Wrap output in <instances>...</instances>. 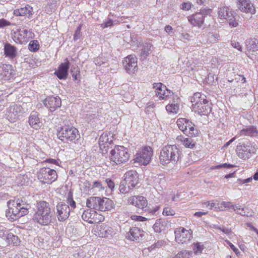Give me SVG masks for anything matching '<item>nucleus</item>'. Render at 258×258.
I'll use <instances>...</instances> for the list:
<instances>
[{"label":"nucleus","instance_id":"1","mask_svg":"<svg viewBox=\"0 0 258 258\" xmlns=\"http://www.w3.org/2000/svg\"><path fill=\"white\" fill-rule=\"evenodd\" d=\"M7 205L9 209L6 211V216L12 220H16L28 214L30 208V204L24 197L10 200L7 202Z\"/></svg>","mask_w":258,"mask_h":258},{"label":"nucleus","instance_id":"2","mask_svg":"<svg viewBox=\"0 0 258 258\" xmlns=\"http://www.w3.org/2000/svg\"><path fill=\"white\" fill-rule=\"evenodd\" d=\"M53 213L48 203L42 201L37 203V210L34 213L33 220L41 225H48L52 220Z\"/></svg>","mask_w":258,"mask_h":258},{"label":"nucleus","instance_id":"3","mask_svg":"<svg viewBox=\"0 0 258 258\" xmlns=\"http://www.w3.org/2000/svg\"><path fill=\"white\" fill-rule=\"evenodd\" d=\"M181 153L175 145H168L164 147L160 152L159 159L163 165L170 163L175 164L179 159Z\"/></svg>","mask_w":258,"mask_h":258},{"label":"nucleus","instance_id":"4","mask_svg":"<svg viewBox=\"0 0 258 258\" xmlns=\"http://www.w3.org/2000/svg\"><path fill=\"white\" fill-rule=\"evenodd\" d=\"M87 206L95 210L105 211L112 208L113 201L108 198L91 197L87 199Z\"/></svg>","mask_w":258,"mask_h":258},{"label":"nucleus","instance_id":"5","mask_svg":"<svg viewBox=\"0 0 258 258\" xmlns=\"http://www.w3.org/2000/svg\"><path fill=\"white\" fill-rule=\"evenodd\" d=\"M205 97L199 93H196L191 98L193 108L200 115H207L211 111V107Z\"/></svg>","mask_w":258,"mask_h":258},{"label":"nucleus","instance_id":"6","mask_svg":"<svg viewBox=\"0 0 258 258\" xmlns=\"http://www.w3.org/2000/svg\"><path fill=\"white\" fill-rule=\"evenodd\" d=\"M130 156L128 150L126 148L122 146H117L110 151L109 158L114 163L120 164L127 162Z\"/></svg>","mask_w":258,"mask_h":258},{"label":"nucleus","instance_id":"7","mask_svg":"<svg viewBox=\"0 0 258 258\" xmlns=\"http://www.w3.org/2000/svg\"><path fill=\"white\" fill-rule=\"evenodd\" d=\"M57 136L59 139L64 142H75L79 136L78 131L70 125H64L58 127Z\"/></svg>","mask_w":258,"mask_h":258},{"label":"nucleus","instance_id":"8","mask_svg":"<svg viewBox=\"0 0 258 258\" xmlns=\"http://www.w3.org/2000/svg\"><path fill=\"white\" fill-rule=\"evenodd\" d=\"M179 129L185 135L192 137L198 135L199 131L195 127V125L185 118H179L176 121Z\"/></svg>","mask_w":258,"mask_h":258},{"label":"nucleus","instance_id":"9","mask_svg":"<svg viewBox=\"0 0 258 258\" xmlns=\"http://www.w3.org/2000/svg\"><path fill=\"white\" fill-rule=\"evenodd\" d=\"M256 150L255 145L249 142L239 143L236 149L238 157L244 160L249 159Z\"/></svg>","mask_w":258,"mask_h":258},{"label":"nucleus","instance_id":"10","mask_svg":"<svg viewBox=\"0 0 258 258\" xmlns=\"http://www.w3.org/2000/svg\"><path fill=\"white\" fill-rule=\"evenodd\" d=\"M37 177L40 181L44 183L50 184L57 179V174L55 170L44 167L41 168L38 172Z\"/></svg>","mask_w":258,"mask_h":258},{"label":"nucleus","instance_id":"11","mask_svg":"<svg viewBox=\"0 0 258 258\" xmlns=\"http://www.w3.org/2000/svg\"><path fill=\"white\" fill-rule=\"evenodd\" d=\"M152 155L153 151L150 147H144L135 155V162L141 165H147L149 163Z\"/></svg>","mask_w":258,"mask_h":258},{"label":"nucleus","instance_id":"12","mask_svg":"<svg viewBox=\"0 0 258 258\" xmlns=\"http://www.w3.org/2000/svg\"><path fill=\"white\" fill-rule=\"evenodd\" d=\"M33 33L26 29H17L14 32L13 40L17 43L22 44L27 42L30 38H32Z\"/></svg>","mask_w":258,"mask_h":258},{"label":"nucleus","instance_id":"13","mask_svg":"<svg viewBox=\"0 0 258 258\" xmlns=\"http://www.w3.org/2000/svg\"><path fill=\"white\" fill-rule=\"evenodd\" d=\"M174 233L176 241L178 243H186L192 237L191 230H186L183 227L176 229Z\"/></svg>","mask_w":258,"mask_h":258},{"label":"nucleus","instance_id":"14","mask_svg":"<svg viewBox=\"0 0 258 258\" xmlns=\"http://www.w3.org/2000/svg\"><path fill=\"white\" fill-rule=\"evenodd\" d=\"M209 10H203L188 17V20L194 26L201 28L204 24L205 17L209 13Z\"/></svg>","mask_w":258,"mask_h":258},{"label":"nucleus","instance_id":"15","mask_svg":"<svg viewBox=\"0 0 258 258\" xmlns=\"http://www.w3.org/2000/svg\"><path fill=\"white\" fill-rule=\"evenodd\" d=\"M154 88L156 89V95L161 99L167 100L173 96V93L168 90L166 86L161 83H155Z\"/></svg>","mask_w":258,"mask_h":258},{"label":"nucleus","instance_id":"16","mask_svg":"<svg viewBox=\"0 0 258 258\" xmlns=\"http://www.w3.org/2000/svg\"><path fill=\"white\" fill-rule=\"evenodd\" d=\"M57 217L60 221L66 220L70 215L71 209L68 205L64 203L60 202L56 206Z\"/></svg>","mask_w":258,"mask_h":258},{"label":"nucleus","instance_id":"17","mask_svg":"<svg viewBox=\"0 0 258 258\" xmlns=\"http://www.w3.org/2000/svg\"><path fill=\"white\" fill-rule=\"evenodd\" d=\"M144 231L141 229L134 227L130 229V231L126 234V238L137 242L142 240L144 237Z\"/></svg>","mask_w":258,"mask_h":258},{"label":"nucleus","instance_id":"18","mask_svg":"<svg viewBox=\"0 0 258 258\" xmlns=\"http://www.w3.org/2000/svg\"><path fill=\"white\" fill-rule=\"evenodd\" d=\"M128 203L143 211L148 210L147 201L143 196H134L128 199Z\"/></svg>","mask_w":258,"mask_h":258},{"label":"nucleus","instance_id":"19","mask_svg":"<svg viewBox=\"0 0 258 258\" xmlns=\"http://www.w3.org/2000/svg\"><path fill=\"white\" fill-rule=\"evenodd\" d=\"M61 99L58 97L49 96L47 97L43 102L44 106L51 112L55 111L61 105Z\"/></svg>","mask_w":258,"mask_h":258},{"label":"nucleus","instance_id":"20","mask_svg":"<svg viewBox=\"0 0 258 258\" xmlns=\"http://www.w3.org/2000/svg\"><path fill=\"white\" fill-rule=\"evenodd\" d=\"M123 65L128 73L135 72L138 66L136 57L133 55H128L123 60Z\"/></svg>","mask_w":258,"mask_h":258},{"label":"nucleus","instance_id":"21","mask_svg":"<svg viewBox=\"0 0 258 258\" xmlns=\"http://www.w3.org/2000/svg\"><path fill=\"white\" fill-rule=\"evenodd\" d=\"M64 62L61 63L55 71V74L60 80L66 79L68 75V70L70 68V62L68 58L64 59Z\"/></svg>","mask_w":258,"mask_h":258},{"label":"nucleus","instance_id":"22","mask_svg":"<svg viewBox=\"0 0 258 258\" xmlns=\"http://www.w3.org/2000/svg\"><path fill=\"white\" fill-rule=\"evenodd\" d=\"M239 9L242 12L254 14L255 10L250 0H237Z\"/></svg>","mask_w":258,"mask_h":258},{"label":"nucleus","instance_id":"23","mask_svg":"<svg viewBox=\"0 0 258 258\" xmlns=\"http://www.w3.org/2000/svg\"><path fill=\"white\" fill-rule=\"evenodd\" d=\"M138 176L136 171L131 170L124 174V179L128 185L135 187L138 184Z\"/></svg>","mask_w":258,"mask_h":258},{"label":"nucleus","instance_id":"24","mask_svg":"<svg viewBox=\"0 0 258 258\" xmlns=\"http://www.w3.org/2000/svg\"><path fill=\"white\" fill-rule=\"evenodd\" d=\"M96 216L97 213L94 209H87L83 212L82 217L84 221L90 224H93L97 222L96 219L95 218Z\"/></svg>","mask_w":258,"mask_h":258},{"label":"nucleus","instance_id":"25","mask_svg":"<svg viewBox=\"0 0 258 258\" xmlns=\"http://www.w3.org/2000/svg\"><path fill=\"white\" fill-rule=\"evenodd\" d=\"M113 141V137L110 134L104 133L100 137L99 139V145L100 148L108 147Z\"/></svg>","mask_w":258,"mask_h":258},{"label":"nucleus","instance_id":"26","mask_svg":"<svg viewBox=\"0 0 258 258\" xmlns=\"http://www.w3.org/2000/svg\"><path fill=\"white\" fill-rule=\"evenodd\" d=\"M4 50L6 56L11 59L15 58L17 55V48L10 43H6Z\"/></svg>","mask_w":258,"mask_h":258},{"label":"nucleus","instance_id":"27","mask_svg":"<svg viewBox=\"0 0 258 258\" xmlns=\"http://www.w3.org/2000/svg\"><path fill=\"white\" fill-rule=\"evenodd\" d=\"M20 110V107L14 105L9 107L6 112V115L11 121H14L18 115L19 111Z\"/></svg>","mask_w":258,"mask_h":258},{"label":"nucleus","instance_id":"28","mask_svg":"<svg viewBox=\"0 0 258 258\" xmlns=\"http://www.w3.org/2000/svg\"><path fill=\"white\" fill-rule=\"evenodd\" d=\"M29 124L33 128L37 130L39 128L42 123L36 112H32L29 117Z\"/></svg>","mask_w":258,"mask_h":258},{"label":"nucleus","instance_id":"29","mask_svg":"<svg viewBox=\"0 0 258 258\" xmlns=\"http://www.w3.org/2000/svg\"><path fill=\"white\" fill-rule=\"evenodd\" d=\"M176 141L181 143L185 148L192 149L195 146V142L191 138H187L182 136H178L176 138Z\"/></svg>","mask_w":258,"mask_h":258},{"label":"nucleus","instance_id":"30","mask_svg":"<svg viewBox=\"0 0 258 258\" xmlns=\"http://www.w3.org/2000/svg\"><path fill=\"white\" fill-rule=\"evenodd\" d=\"M13 71L12 66L9 64H3L0 70V74L2 78L5 80H9L12 75Z\"/></svg>","mask_w":258,"mask_h":258},{"label":"nucleus","instance_id":"31","mask_svg":"<svg viewBox=\"0 0 258 258\" xmlns=\"http://www.w3.org/2000/svg\"><path fill=\"white\" fill-rule=\"evenodd\" d=\"M233 13L227 7L223 6L219 8L218 16L220 19L227 20L229 18V15H232Z\"/></svg>","mask_w":258,"mask_h":258},{"label":"nucleus","instance_id":"32","mask_svg":"<svg viewBox=\"0 0 258 258\" xmlns=\"http://www.w3.org/2000/svg\"><path fill=\"white\" fill-rule=\"evenodd\" d=\"M32 8L30 6L25 7L14 10V14L16 16H25L31 14Z\"/></svg>","mask_w":258,"mask_h":258},{"label":"nucleus","instance_id":"33","mask_svg":"<svg viewBox=\"0 0 258 258\" xmlns=\"http://www.w3.org/2000/svg\"><path fill=\"white\" fill-rule=\"evenodd\" d=\"M7 236V237L5 241L8 244L13 245V246L19 245L20 241L17 236L14 235L12 233H10Z\"/></svg>","mask_w":258,"mask_h":258},{"label":"nucleus","instance_id":"34","mask_svg":"<svg viewBox=\"0 0 258 258\" xmlns=\"http://www.w3.org/2000/svg\"><path fill=\"white\" fill-rule=\"evenodd\" d=\"M257 131L255 127L253 126H248L240 131L241 135L248 136L254 137L257 135Z\"/></svg>","mask_w":258,"mask_h":258},{"label":"nucleus","instance_id":"35","mask_svg":"<svg viewBox=\"0 0 258 258\" xmlns=\"http://www.w3.org/2000/svg\"><path fill=\"white\" fill-rule=\"evenodd\" d=\"M179 102L178 98H176V100L174 101V103H169L166 107V110L169 113H177L179 110Z\"/></svg>","mask_w":258,"mask_h":258},{"label":"nucleus","instance_id":"36","mask_svg":"<svg viewBox=\"0 0 258 258\" xmlns=\"http://www.w3.org/2000/svg\"><path fill=\"white\" fill-rule=\"evenodd\" d=\"M152 45L150 43L146 42L143 44V48L141 50V56L146 58L149 54L151 51Z\"/></svg>","mask_w":258,"mask_h":258},{"label":"nucleus","instance_id":"37","mask_svg":"<svg viewBox=\"0 0 258 258\" xmlns=\"http://www.w3.org/2000/svg\"><path fill=\"white\" fill-rule=\"evenodd\" d=\"M192 252V251L182 250L178 252L173 258H190Z\"/></svg>","mask_w":258,"mask_h":258},{"label":"nucleus","instance_id":"38","mask_svg":"<svg viewBox=\"0 0 258 258\" xmlns=\"http://www.w3.org/2000/svg\"><path fill=\"white\" fill-rule=\"evenodd\" d=\"M245 45L248 50H256L258 49V44L256 43L255 39H248L245 41Z\"/></svg>","mask_w":258,"mask_h":258},{"label":"nucleus","instance_id":"39","mask_svg":"<svg viewBox=\"0 0 258 258\" xmlns=\"http://www.w3.org/2000/svg\"><path fill=\"white\" fill-rule=\"evenodd\" d=\"M90 187H91L90 190L96 189L98 191L104 189V184L101 181H96L93 182V184H89Z\"/></svg>","mask_w":258,"mask_h":258},{"label":"nucleus","instance_id":"40","mask_svg":"<svg viewBox=\"0 0 258 258\" xmlns=\"http://www.w3.org/2000/svg\"><path fill=\"white\" fill-rule=\"evenodd\" d=\"M206 207H210V209H213L215 211H221L222 210V207L219 205H217V203L211 202L210 201L206 202L204 203Z\"/></svg>","mask_w":258,"mask_h":258},{"label":"nucleus","instance_id":"41","mask_svg":"<svg viewBox=\"0 0 258 258\" xmlns=\"http://www.w3.org/2000/svg\"><path fill=\"white\" fill-rule=\"evenodd\" d=\"M102 233L104 237H109L115 235L116 233L112 228L106 227L103 229Z\"/></svg>","mask_w":258,"mask_h":258},{"label":"nucleus","instance_id":"42","mask_svg":"<svg viewBox=\"0 0 258 258\" xmlns=\"http://www.w3.org/2000/svg\"><path fill=\"white\" fill-rule=\"evenodd\" d=\"M29 49L31 51H36L39 48V43L37 40L31 41L29 44Z\"/></svg>","mask_w":258,"mask_h":258},{"label":"nucleus","instance_id":"43","mask_svg":"<svg viewBox=\"0 0 258 258\" xmlns=\"http://www.w3.org/2000/svg\"><path fill=\"white\" fill-rule=\"evenodd\" d=\"M164 225L160 221H157L153 226L155 232L157 233H160L164 229Z\"/></svg>","mask_w":258,"mask_h":258},{"label":"nucleus","instance_id":"44","mask_svg":"<svg viewBox=\"0 0 258 258\" xmlns=\"http://www.w3.org/2000/svg\"><path fill=\"white\" fill-rule=\"evenodd\" d=\"M203 248V245H201L199 243L194 244L192 247L193 252L196 255L201 254Z\"/></svg>","mask_w":258,"mask_h":258},{"label":"nucleus","instance_id":"45","mask_svg":"<svg viewBox=\"0 0 258 258\" xmlns=\"http://www.w3.org/2000/svg\"><path fill=\"white\" fill-rule=\"evenodd\" d=\"M217 205H219L222 207V210H223V208H228L230 209H233L234 211H236L235 209V207L230 202H222L221 203L218 202Z\"/></svg>","mask_w":258,"mask_h":258},{"label":"nucleus","instance_id":"46","mask_svg":"<svg viewBox=\"0 0 258 258\" xmlns=\"http://www.w3.org/2000/svg\"><path fill=\"white\" fill-rule=\"evenodd\" d=\"M230 17L226 20L229 22V25L231 27H236L238 26V22L235 18L233 14L232 15H229Z\"/></svg>","mask_w":258,"mask_h":258},{"label":"nucleus","instance_id":"47","mask_svg":"<svg viewBox=\"0 0 258 258\" xmlns=\"http://www.w3.org/2000/svg\"><path fill=\"white\" fill-rule=\"evenodd\" d=\"M9 234H10V233H9L6 228L3 227H0V238L5 240L7 237V235Z\"/></svg>","mask_w":258,"mask_h":258},{"label":"nucleus","instance_id":"48","mask_svg":"<svg viewBox=\"0 0 258 258\" xmlns=\"http://www.w3.org/2000/svg\"><path fill=\"white\" fill-rule=\"evenodd\" d=\"M114 24L113 21L111 19L108 18L107 20L101 24V27L104 29L112 26Z\"/></svg>","mask_w":258,"mask_h":258},{"label":"nucleus","instance_id":"49","mask_svg":"<svg viewBox=\"0 0 258 258\" xmlns=\"http://www.w3.org/2000/svg\"><path fill=\"white\" fill-rule=\"evenodd\" d=\"M127 182L125 180H123L120 182L119 185V191L122 194H125L128 192V189L125 188V186L127 184Z\"/></svg>","mask_w":258,"mask_h":258},{"label":"nucleus","instance_id":"50","mask_svg":"<svg viewBox=\"0 0 258 258\" xmlns=\"http://www.w3.org/2000/svg\"><path fill=\"white\" fill-rule=\"evenodd\" d=\"M175 214L174 210L169 207H166L164 209L163 214L166 216H173Z\"/></svg>","mask_w":258,"mask_h":258},{"label":"nucleus","instance_id":"51","mask_svg":"<svg viewBox=\"0 0 258 258\" xmlns=\"http://www.w3.org/2000/svg\"><path fill=\"white\" fill-rule=\"evenodd\" d=\"M191 4L189 2H183L180 6V8L184 11H188L191 8Z\"/></svg>","mask_w":258,"mask_h":258},{"label":"nucleus","instance_id":"52","mask_svg":"<svg viewBox=\"0 0 258 258\" xmlns=\"http://www.w3.org/2000/svg\"><path fill=\"white\" fill-rule=\"evenodd\" d=\"M81 26H79L75 31V33L74 35V39L75 40H77L81 37Z\"/></svg>","mask_w":258,"mask_h":258},{"label":"nucleus","instance_id":"53","mask_svg":"<svg viewBox=\"0 0 258 258\" xmlns=\"http://www.w3.org/2000/svg\"><path fill=\"white\" fill-rule=\"evenodd\" d=\"M219 35L216 33H210L209 34V38L212 41H216L219 39Z\"/></svg>","mask_w":258,"mask_h":258},{"label":"nucleus","instance_id":"54","mask_svg":"<svg viewBox=\"0 0 258 258\" xmlns=\"http://www.w3.org/2000/svg\"><path fill=\"white\" fill-rule=\"evenodd\" d=\"M71 72L72 75H80V70L78 66H72Z\"/></svg>","mask_w":258,"mask_h":258},{"label":"nucleus","instance_id":"55","mask_svg":"<svg viewBox=\"0 0 258 258\" xmlns=\"http://www.w3.org/2000/svg\"><path fill=\"white\" fill-rule=\"evenodd\" d=\"M131 218L133 220L139 221H145L147 220V218L140 216L133 215L131 216Z\"/></svg>","mask_w":258,"mask_h":258},{"label":"nucleus","instance_id":"56","mask_svg":"<svg viewBox=\"0 0 258 258\" xmlns=\"http://www.w3.org/2000/svg\"><path fill=\"white\" fill-rule=\"evenodd\" d=\"M11 23L4 19H0V28H4L5 26H10Z\"/></svg>","mask_w":258,"mask_h":258},{"label":"nucleus","instance_id":"57","mask_svg":"<svg viewBox=\"0 0 258 258\" xmlns=\"http://www.w3.org/2000/svg\"><path fill=\"white\" fill-rule=\"evenodd\" d=\"M217 228L221 231L225 233L227 235H230L232 234V232L230 229H227L224 227H218Z\"/></svg>","mask_w":258,"mask_h":258},{"label":"nucleus","instance_id":"58","mask_svg":"<svg viewBox=\"0 0 258 258\" xmlns=\"http://www.w3.org/2000/svg\"><path fill=\"white\" fill-rule=\"evenodd\" d=\"M236 213L240 214L242 216H248L249 215H251V214L249 215V212H246L245 209L244 208H241L240 210L239 211H235Z\"/></svg>","mask_w":258,"mask_h":258},{"label":"nucleus","instance_id":"59","mask_svg":"<svg viewBox=\"0 0 258 258\" xmlns=\"http://www.w3.org/2000/svg\"><path fill=\"white\" fill-rule=\"evenodd\" d=\"M107 184L108 187L110 188L111 189H112L114 187V182L110 179H106L105 180V182L103 184L106 185Z\"/></svg>","mask_w":258,"mask_h":258},{"label":"nucleus","instance_id":"60","mask_svg":"<svg viewBox=\"0 0 258 258\" xmlns=\"http://www.w3.org/2000/svg\"><path fill=\"white\" fill-rule=\"evenodd\" d=\"M226 243L229 245L230 248L233 250V251L236 253L237 254L239 252V251L238 248H237L232 243H231L228 240H225Z\"/></svg>","mask_w":258,"mask_h":258},{"label":"nucleus","instance_id":"61","mask_svg":"<svg viewBox=\"0 0 258 258\" xmlns=\"http://www.w3.org/2000/svg\"><path fill=\"white\" fill-rule=\"evenodd\" d=\"M231 44L234 48L237 49L240 51H242V47L239 42L232 41Z\"/></svg>","mask_w":258,"mask_h":258},{"label":"nucleus","instance_id":"62","mask_svg":"<svg viewBox=\"0 0 258 258\" xmlns=\"http://www.w3.org/2000/svg\"><path fill=\"white\" fill-rule=\"evenodd\" d=\"M165 31L169 35L173 33V29L170 25H167L165 27Z\"/></svg>","mask_w":258,"mask_h":258},{"label":"nucleus","instance_id":"63","mask_svg":"<svg viewBox=\"0 0 258 258\" xmlns=\"http://www.w3.org/2000/svg\"><path fill=\"white\" fill-rule=\"evenodd\" d=\"M233 167V165L230 164H227V163L222 164H220L218 166H216V168H220L221 167L230 168Z\"/></svg>","mask_w":258,"mask_h":258},{"label":"nucleus","instance_id":"64","mask_svg":"<svg viewBox=\"0 0 258 258\" xmlns=\"http://www.w3.org/2000/svg\"><path fill=\"white\" fill-rule=\"evenodd\" d=\"M94 62H95V64L97 66H101L102 64L104 63V62L101 60V59L99 57H97L94 59Z\"/></svg>","mask_w":258,"mask_h":258}]
</instances>
